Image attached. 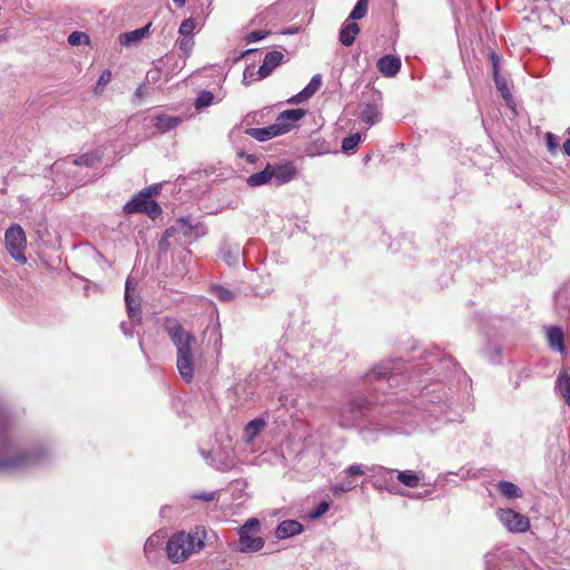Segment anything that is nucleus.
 Wrapping results in <instances>:
<instances>
[{
  "label": "nucleus",
  "instance_id": "1",
  "mask_svg": "<svg viewBox=\"0 0 570 570\" xmlns=\"http://www.w3.org/2000/svg\"><path fill=\"white\" fill-rule=\"evenodd\" d=\"M305 115L303 109H288L282 111L276 121L264 128H248L245 134L258 141H266L274 137L284 135L294 128V124Z\"/></svg>",
  "mask_w": 570,
  "mask_h": 570
},
{
  "label": "nucleus",
  "instance_id": "2",
  "mask_svg": "<svg viewBox=\"0 0 570 570\" xmlns=\"http://www.w3.org/2000/svg\"><path fill=\"white\" fill-rule=\"evenodd\" d=\"M203 548L204 541L198 532L187 533L179 531L173 534L167 541L166 552L171 562L178 563L186 560L191 553L200 551Z\"/></svg>",
  "mask_w": 570,
  "mask_h": 570
},
{
  "label": "nucleus",
  "instance_id": "3",
  "mask_svg": "<svg viewBox=\"0 0 570 570\" xmlns=\"http://www.w3.org/2000/svg\"><path fill=\"white\" fill-rule=\"evenodd\" d=\"M401 372L402 367L399 361H384L366 374V382L376 384L373 386L374 391L385 393V385L393 389L405 383V377Z\"/></svg>",
  "mask_w": 570,
  "mask_h": 570
},
{
  "label": "nucleus",
  "instance_id": "4",
  "mask_svg": "<svg viewBox=\"0 0 570 570\" xmlns=\"http://www.w3.org/2000/svg\"><path fill=\"white\" fill-rule=\"evenodd\" d=\"M371 403L364 397H354L345 404L338 415V424L342 428H358L366 417Z\"/></svg>",
  "mask_w": 570,
  "mask_h": 570
},
{
  "label": "nucleus",
  "instance_id": "5",
  "mask_svg": "<svg viewBox=\"0 0 570 570\" xmlns=\"http://www.w3.org/2000/svg\"><path fill=\"white\" fill-rule=\"evenodd\" d=\"M261 523L258 519L250 518L248 519L238 530V547L237 550L244 553H250L259 551L264 544L265 540L262 537L254 535L259 531Z\"/></svg>",
  "mask_w": 570,
  "mask_h": 570
},
{
  "label": "nucleus",
  "instance_id": "6",
  "mask_svg": "<svg viewBox=\"0 0 570 570\" xmlns=\"http://www.w3.org/2000/svg\"><path fill=\"white\" fill-rule=\"evenodd\" d=\"M208 232L206 225L200 220L193 219L190 216L180 217L175 225L166 229V237H173L175 234H183L185 237L199 238Z\"/></svg>",
  "mask_w": 570,
  "mask_h": 570
},
{
  "label": "nucleus",
  "instance_id": "7",
  "mask_svg": "<svg viewBox=\"0 0 570 570\" xmlns=\"http://www.w3.org/2000/svg\"><path fill=\"white\" fill-rule=\"evenodd\" d=\"M4 240L11 257L20 263H26L27 258L23 250L27 239L23 229L19 225H12L6 230Z\"/></svg>",
  "mask_w": 570,
  "mask_h": 570
},
{
  "label": "nucleus",
  "instance_id": "8",
  "mask_svg": "<svg viewBox=\"0 0 570 570\" xmlns=\"http://www.w3.org/2000/svg\"><path fill=\"white\" fill-rule=\"evenodd\" d=\"M497 515L510 532H525L530 528L529 518L512 509H498Z\"/></svg>",
  "mask_w": 570,
  "mask_h": 570
},
{
  "label": "nucleus",
  "instance_id": "9",
  "mask_svg": "<svg viewBox=\"0 0 570 570\" xmlns=\"http://www.w3.org/2000/svg\"><path fill=\"white\" fill-rule=\"evenodd\" d=\"M125 303H126V309H127V314H128L130 322H121L120 328L125 335L132 336L134 327H135V325L140 324L141 316H140L139 304H136L135 299L130 295L129 279H127V282H126Z\"/></svg>",
  "mask_w": 570,
  "mask_h": 570
},
{
  "label": "nucleus",
  "instance_id": "10",
  "mask_svg": "<svg viewBox=\"0 0 570 570\" xmlns=\"http://www.w3.org/2000/svg\"><path fill=\"white\" fill-rule=\"evenodd\" d=\"M195 342H187L177 348V368L179 374L186 382H190L194 377V362L191 344Z\"/></svg>",
  "mask_w": 570,
  "mask_h": 570
},
{
  "label": "nucleus",
  "instance_id": "11",
  "mask_svg": "<svg viewBox=\"0 0 570 570\" xmlns=\"http://www.w3.org/2000/svg\"><path fill=\"white\" fill-rule=\"evenodd\" d=\"M164 330L169 336L171 343L175 345L176 350L187 342H196L195 336L186 331L184 326L176 320L167 318L165 321Z\"/></svg>",
  "mask_w": 570,
  "mask_h": 570
},
{
  "label": "nucleus",
  "instance_id": "12",
  "mask_svg": "<svg viewBox=\"0 0 570 570\" xmlns=\"http://www.w3.org/2000/svg\"><path fill=\"white\" fill-rule=\"evenodd\" d=\"M38 462V456L31 453L17 452L7 458H0L1 470H19Z\"/></svg>",
  "mask_w": 570,
  "mask_h": 570
},
{
  "label": "nucleus",
  "instance_id": "13",
  "mask_svg": "<svg viewBox=\"0 0 570 570\" xmlns=\"http://www.w3.org/2000/svg\"><path fill=\"white\" fill-rule=\"evenodd\" d=\"M273 183L276 186L284 185L296 176V167L292 161H281L275 165L269 164Z\"/></svg>",
  "mask_w": 570,
  "mask_h": 570
},
{
  "label": "nucleus",
  "instance_id": "14",
  "mask_svg": "<svg viewBox=\"0 0 570 570\" xmlns=\"http://www.w3.org/2000/svg\"><path fill=\"white\" fill-rule=\"evenodd\" d=\"M382 106V96L380 92H372V99L364 104L363 110L361 114V119L363 122L372 126L376 124L381 118L380 108Z\"/></svg>",
  "mask_w": 570,
  "mask_h": 570
},
{
  "label": "nucleus",
  "instance_id": "15",
  "mask_svg": "<svg viewBox=\"0 0 570 570\" xmlns=\"http://www.w3.org/2000/svg\"><path fill=\"white\" fill-rule=\"evenodd\" d=\"M284 60L281 51L273 50L265 55L262 66L258 68V79L268 77Z\"/></svg>",
  "mask_w": 570,
  "mask_h": 570
},
{
  "label": "nucleus",
  "instance_id": "16",
  "mask_svg": "<svg viewBox=\"0 0 570 570\" xmlns=\"http://www.w3.org/2000/svg\"><path fill=\"white\" fill-rule=\"evenodd\" d=\"M401 59L393 55H385L380 58L376 62L379 71L384 77H394L401 69Z\"/></svg>",
  "mask_w": 570,
  "mask_h": 570
},
{
  "label": "nucleus",
  "instance_id": "17",
  "mask_svg": "<svg viewBox=\"0 0 570 570\" xmlns=\"http://www.w3.org/2000/svg\"><path fill=\"white\" fill-rule=\"evenodd\" d=\"M321 86H322V76L320 73L314 75L312 77V79L309 80V82L307 83V86L303 90H301L297 95L289 98L288 102L293 104V105H297V104H301L302 101L309 99L312 96H314L316 94V91L321 88Z\"/></svg>",
  "mask_w": 570,
  "mask_h": 570
},
{
  "label": "nucleus",
  "instance_id": "18",
  "mask_svg": "<svg viewBox=\"0 0 570 570\" xmlns=\"http://www.w3.org/2000/svg\"><path fill=\"white\" fill-rule=\"evenodd\" d=\"M151 27V22L146 26L135 29L129 32H124L119 35V42L121 46L130 47L139 43L148 33Z\"/></svg>",
  "mask_w": 570,
  "mask_h": 570
},
{
  "label": "nucleus",
  "instance_id": "19",
  "mask_svg": "<svg viewBox=\"0 0 570 570\" xmlns=\"http://www.w3.org/2000/svg\"><path fill=\"white\" fill-rule=\"evenodd\" d=\"M303 525L296 520H284L276 528L275 535L277 539H286L303 532Z\"/></svg>",
  "mask_w": 570,
  "mask_h": 570
},
{
  "label": "nucleus",
  "instance_id": "20",
  "mask_svg": "<svg viewBox=\"0 0 570 570\" xmlns=\"http://www.w3.org/2000/svg\"><path fill=\"white\" fill-rule=\"evenodd\" d=\"M360 27L355 21H346L340 31V41L343 46L350 47L355 41Z\"/></svg>",
  "mask_w": 570,
  "mask_h": 570
},
{
  "label": "nucleus",
  "instance_id": "21",
  "mask_svg": "<svg viewBox=\"0 0 570 570\" xmlns=\"http://www.w3.org/2000/svg\"><path fill=\"white\" fill-rule=\"evenodd\" d=\"M181 118L169 116L165 114H160L154 118V126L160 132H167L175 129L178 125H180Z\"/></svg>",
  "mask_w": 570,
  "mask_h": 570
},
{
  "label": "nucleus",
  "instance_id": "22",
  "mask_svg": "<svg viewBox=\"0 0 570 570\" xmlns=\"http://www.w3.org/2000/svg\"><path fill=\"white\" fill-rule=\"evenodd\" d=\"M547 340L550 348L553 351L563 353L564 352V343H563V332L558 326H550L547 330Z\"/></svg>",
  "mask_w": 570,
  "mask_h": 570
},
{
  "label": "nucleus",
  "instance_id": "23",
  "mask_svg": "<svg viewBox=\"0 0 570 570\" xmlns=\"http://www.w3.org/2000/svg\"><path fill=\"white\" fill-rule=\"evenodd\" d=\"M220 256L226 264L229 266L236 265L239 263L240 258V248L238 245H232L229 243H224L220 246Z\"/></svg>",
  "mask_w": 570,
  "mask_h": 570
},
{
  "label": "nucleus",
  "instance_id": "24",
  "mask_svg": "<svg viewBox=\"0 0 570 570\" xmlns=\"http://www.w3.org/2000/svg\"><path fill=\"white\" fill-rule=\"evenodd\" d=\"M148 198V194H144L140 191L138 195L134 196L125 206L124 212L126 214H135V213H142L144 214V207H146V202Z\"/></svg>",
  "mask_w": 570,
  "mask_h": 570
},
{
  "label": "nucleus",
  "instance_id": "25",
  "mask_svg": "<svg viewBox=\"0 0 570 570\" xmlns=\"http://www.w3.org/2000/svg\"><path fill=\"white\" fill-rule=\"evenodd\" d=\"M271 181H273V177L271 174L269 164H267L262 171L255 173L246 179L247 185L250 187H258Z\"/></svg>",
  "mask_w": 570,
  "mask_h": 570
},
{
  "label": "nucleus",
  "instance_id": "26",
  "mask_svg": "<svg viewBox=\"0 0 570 570\" xmlns=\"http://www.w3.org/2000/svg\"><path fill=\"white\" fill-rule=\"evenodd\" d=\"M557 390L566 403L570 406V375L561 371L557 379Z\"/></svg>",
  "mask_w": 570,
  "mask_h": 570
},
{
  "label": "nucleus",
  "instance_id": "27",
  "mask_svg": "<svg viewBox=\"0 0 570 570\" xmlns=\"http://www.w3.org/2000/svg\"><path fill=\"white\" fill-rule=\"evenodd\" d=\"M497 488L500 493L508 499H518L522 497L521 489L510 481H500Z\"/></svg>",
  "mask_w": 570,
  "mask_h": 570
},
{
  "label": "nucleus",
  "instance_id": "28",
  "mask_svg": "<svg viewBox=\"0 0 570 570\" xmlns=\"http://www.w3.org/2000/svg\"><path fill=\"white\" fill-rule=\"evenodd\" d=\"M396 478L402 484L409 488H416L420 484V478L411 470L397 472Z\"/></svg>",
  "mask_w": 570,
  "mask_h": 570
},
{
  "label": "nucleus",
  "instance_id": "29",
  "mask_svg": "<svg viewBox=\"0 0 570 570\" xmlns=\"http://www.w3.org/2000/svg\"><path fill=\"white\" fill-rule=\"evenodd\" d=\"M493 80L498 91L505 101L512 100V95L508 86L507 79L501 75L493 76Z\"/></svg>",
  "mask_w": 570,
  "mask_h": 570
},
{
  "label": "nucleus",
  "instance_id": "30",
  "mask_svg": "<svg viewBox=\"0 0 570 570\" xmlns=\"http://www.w3.org/2000/svg\"><path fill=\"white\" fill-rule=\"evenodd\" d=\"M210 292L213 295H215V297H217L222 302H230L235 298V293L222 285L212 286Z\"/></svg>",
  "mask_w": 570,
  "mask_h": 570
},
{
  "label": "nucleus",
  "instance_id": "31",
  "mask_svg": "<svg viewBox=\"0 0 570 570\" xmlns=\"http://www.w3.org/2000/svg\"><path fill=\"white\" fill-rule=\"evenodd\" d=\"M100 160V157L94 153L83 154L73 159V164L77 166L95 167Z\"/></svg>",
  "mask_w": 570,
  "mask_h": 570
},
{
  "label": "nucleus",
  "instance_id": "32",
  "mask_svg": "<svg viewBox=\"0 0 570 570\" xmlns=\"http://www.w3.org/2000/svg\"><path fill=\"white\" fill-rule=\"evenodd\" d=\"M361 141V134H353L345 137L342 141V150L346 154L354 153L355 148Z\"/></svg>",
  "mask_w": 570,
  "mask_h": 570
},
{
  "label": "nucleus",
  "instance_id": "33",
  "mask_svg": "<svg viewBox=\"0 0 570 570\" xmlns=\"http://www.w3.org/2000/svg\"><path fill=\"white\" fill-rule=\"evenodd\" d=\"M367 2L368 0H357L355 7L350 13L348 19L355 21L364 18L367 12Z\"/></svg>",
  "mask_w": 570,
  "mask_h": 570
},
{
  "label": "nucleus",
  "instance_id": "34",
  "mask_svg": "<svg viewBox=\"0 0 570 570\" xmlns=\"http://www.w3.org/2000/svg\"><path fill=\"white\" fill-rule=\"evenodd\" d=\"M213 101H214L213 92L203 90L202 92L198 94L194 106L196 109H203V108L210 106L213 104Z\"/></svg>",
  "mask_w": 570,
  "mask_h": 570
},
{
  "label": "nucleus",
  "instance_id": "35",
  "mask_svg": "<svg viewBox=\"0 0 570 570\" xmlns=\"http://www.w3.org/2000/svg\"><path fill=\"white\" fill-rule=\"evenodd\" d=\"M146 207H144V214L149 216L151 219H156L161 214V207L155 200L147 198Z\"/></svg>",
  "mask_w": 570,
  "mask_h": 570
},
{
  "label": "nucleus",
  "instance_id": "36",
  "mask_svg": "<svg viewBox=\"0 0 570 570\" xmlns=\"http://www.w3.org/2000/svg\"><path fill=\"white\" fill-rule=\"evenodd\" d=\"M196 28V21L194 18H187L183 20L179 27V35L181 37H191L194 29Z\"/></svg>",
  "mask_w": 570,
  "mask_h": 570
},
{
  "label": "nucleus",
  "instance_id": "37",
  "mask_svg": "<svg viewBox=\"0 0 570 570\" xmlns=\"http://www.w3.org/2000/svg\"><path fill=\"white\" fill-rule=\"evenodd\" d=\"M355 487L356 484L353 481L346 480L335 483L332 488V491L335 495H340L342 493L353 490Z\"/></svg>",
  "mask_w": 570,
  "mask_h": 570
},
{
  "label": "nucleus",
  "instance_id": "38",
  "mask_svg": "<svg viewBox=\"0 0 570 570\" xmlns=\"http://www.w3.org/2000/svg\"><path fill=\"white\" fill-rule=\"evenodd\" d=\"M264 425L265 421L263 419H255L246 425V433L249 436H255L261 432Z\"/></svg>",
  "mask_w": 570,
  "mask_h": 570
},
{
  "label": "nucleus",
  "instance_id": "39",
  "mask_svg": "<svg viewBox=\"0 0 570 570\" xmlns=\"http://www.w3.org/2000/svg\"><path fill=\"white\" fill-rule=\"evenodd\" d=\"M89 43V37L80 31H73L68 36V43L71 46H79L80 43Z\"/></svg>",
  "mask_w": 570,
  "mask_h": 570
},
{
  "label": "nucleus",
  "instance_id": "40",
  "mask_svg": "<svg viewBox=\"0 0 570 570\" xmlns=\"http://www.w3.org/2000/svg\"><path fill=\"white\" fill-rule=\"evenodd\" d=\"M269 33L271 31L266 30H254L245 36V40L247 43L256 42L265 39Z\"/></svg>",
  "mask_w": 570,
  "mask_h": 570
},
{
  "label": "nucleus",
  "instance_id": "41",
  "mask_svg": "<svg viewBox=\"0 0 570 570\" xmlns=\"http://www.w3.org/2000/svg\"><path fill=\"white\" fill-rule=\"evenodd\" d=\"M111 76H112V75H111V71H110L109 69H105V70L101 72V75H100V77H99V79H98V81H97V85H96V89H95V90H96L97 92H98L99 90H102V89H104V87L110 82V80H111Z\"/></svg>",
  "mask_w": 570,
  "mask_h": 570
},
{
  "label": "nucleus",
  "instance_id": "42",
  "mask_svg": "<svg viewBox=\"0 0 570 570\" xmlns=\"http://www.w3.org/2000/svg\"><path fill=\"white\" fill-rule=\"evenodd\" d=\"M489 60L492 65V73L493 76L500 75V57L494 51L489 53Z\"/></svg>",
  "mask_w": 570,
  "mask_h": 570
},
{
  "label": "nucleus",
  "instance_id": "43",
  "mask_svg": "<svg viewBox=\"0 0 570 570\" xmlns=\"http://www.w3.org/2000/svg\"><path fill=\"white\" fill-rule=\"evenodd\" d=\"M193 499L210 502L217 499V492H199L191 495Z\"/></svg>",
  "mask_w": 570,
  "mask_h": 570
},
{
  "label": "nucleus",
  "instance_id": "44",
  "mask_svg": "<svg viewBox=\"0 0 570 570\" xmlns=\"http://www.w3.org/2000/svg\"><path fill=\"white\" fill-rule=\"evenodd\" d=\"M330 509V504L325 501L321 502L314 511L311 512V518L317 519L322 517Z\"/></svg>",
  "mask_w": 570,
  "mask_h": 570
},
{
  "label": "nucleus",
  "instance_id": "45",
  "mask_svg": "<svg viewBox=\"0 0 570 570\" xmlns=\"http://www.w3.org/2000/svg\"><path fill=\"white\" fill-rule=\"evenodd\" d=\"M558 146H559V142L556 138V136L551 132H548L547 134V147H548V150L552 154H556L557 149H558Z\"/></svg>",
  "mask_w": 570,
  "mask_h": 570
},
{
  "label": "nucleus",
  "instance_id": "46",
  "mask_svg": "<svg viewBox=\"0 0 570 570\" xmlns=\"http://www.w3.org/2000/svg\"><path fill=\"white\" fill-rule=\"evenodd\" d=\"M194 42L191 40V37H181L179 41V48L185 51L189 52L191 50Z\"/></svg>",
  "mask_w": 570,
  "mask_h": 570
},
{
  "label": "nucleus",
  "instance_id": "47",
  "mask_svg": "<svg viewBox=\"0 0 570 570\" xmlns=\"http://www.w3.org/2000/svg\"><path fill=\"white\" fill-rule=\"evenodd\" d=\"M159 544V538L158 537H149L145 543V552L151 551L156 549V547Z\"/></svg>",
  "mask_w": 570,
  "mask_h": 570
},
{
  "label": "nucleus",
  "instance_id": "48",
  "mask_svg": "<svg viewBox=\"0 0 570 570\" xmlns=\"http://www.w3.org/2000/svg\"><path fill=\"white\" fill-rule=\"evenodd\" d=\"M345 473L347 475H362L364 474V471L362 469V465L360 464H353V465H350L346 470H345Z\"/></svg>",
  "mask_w": 570,
  "mask_h": 570
},
{
  "label": "nucleus",
  "instance_id": "49",
  "mask_svg": "<svg viewBox=\"0 0 570 570\" xmlns=\"http://www.w3.org/2000/svg\"><path fill=\"white\" fill-rule=\"evenodd\" d=\"M160 185H150L148 187H146L145 189H142L141 191L144 194H148V198H151L153 196H156L160 193Z\"/></svg>",
  "mask_w": 570,
  "mask_h": 570
},
{
  "label": "nucleus",
  "instance_id": "50",
  "mask_svg": "<svg viewBox=\"0 0 570 570\" xmlns=\"http://www.w3.org/2000/svg\"><path fill=\"white\" fill-rule=\"evenodd\" d=\"M170 237H166V230L164 232L163 238L159 242V249L166 252L168 249L169 243L168 239Z\"/></svg>",
  "mask_w": 570,
  "mask_h": 570
},
{
  "label": "nucleus",
  "instance_id": "51",
  "mask_svg": "<svg viewBox=\"0 0 570 570\" xmlns=\"http://www.w3.org/2000/svg\"><path fill=\"white\" fill-rule=\"evenodd\" d=\"M159 77V70H153L147 72V80L156 82Z\"/></svg>",
  "mask_w": 570,
  "mask_h": 570
},
{
  "label": "nucleus",
  "instance_id": "52",
  "mask_svg": "<svg viewBox=\"0 0 570 570\" xmlns=\"http://www.w3.org/2000/svg\"><path fill=\"white\" fill-rule=\"evenodd\" d=\"M146 95V90H145V86L141 85L137 88L136 92H135V96L139 99L144 98Z\"/></svg>",
  "mask_w": 570,
  "mask_h": 570
},
{
  "label": "nucleus",
  "instance_id": "53",
  "mask_svg": "<svg viewBox=\"0 0 570 570\" xmlns=\"http://www.w3.org/2000/svg\"><path fill=\"white\" fill-rule=\"evenodd\" d=\"M562 149L564 151V154H567L568 156H570V139H567L563 145H562Z\"/></svg>",
  "mask_w": 570,
  "mask_h": 570
},
{
  "label": "nucleus",
  "instance_id": "54",
  "mask_svg": "<svg viewBox=\"0 0 570 570\" xmlns=\"http://www.w3.org/2000/svg\"><path fill=\"white\" fill-rule=\"evenodd\" d=\"M246 160L249 163V164H254L256 161V156L255 155H252V154H248L246 155Z\"/></svg>",
  "mask_w": 570,
  "mask_h": 570
},
{
  "label": "nucleus",
  "instance_id": "55",
  "mask_svg": "<svg viewBox=\"0 0 570 570\" xmlns=\"http://www.w3.org/2000/svg\"><path fill=\"white\" fill-rule=\"evenodd\" d=\"M254 51H256V49L245 50L244 52H242V55L237 59H242V58L246 57L247 55H249V53H252Z\"/></svg>",
  "mask_w": 570,
  "mask_h": 570
},
{
  "label": "nucleus",
  "instance_id": "56",
  "mask_svg": "<svg viewBox=\"0 0 570 570\" xmlns=\"http://www.w3.org/2000/svg\"><path fill=\"white\" fill-rule=\"evenodd\" d=\"M380 472H382L383 474H392L393 473V470H389V469H385L383 466H380L379 468Z\"/></svg>",
  "mask_w": 570,
  "mask_h": 570
},
{
  "label": "nucleus",
  "instance_id": "57",
  "mask_svg": "<svg viewBox=\"0 0 570 570\" xmlns=\"http://www.w3.org/2000/svg\"><path fill=\"white\" fill-rule=\"evenodd\" d=\"M175 2V4L178 7V8H181L185 6V2L186 0H173Z\"/></svg>",
  "mask_w": 570,
  "mask_h": 570
},
{
  "label": "nucleus",
  "instance_id": "58",
  "mask_svg": "<svg viewBox=\"0 0 570 570\" xmlns=\"http://www.w3.org/2000/svg\"><path fill=\"white\" fill-rule=\"evenodd\" d=\"M248 75L252 77L254 75L253 70L249 72V68H247L244 72V78L246 79Z\"/></svg>",
  "mask_w": 570,
  "mask_h": 570
},
{
  "label": "nucleus",
  "instance_id": "59",
  "mask_svg": "<svg viewBox=\"0 0 570 570\" xmlns=\"http://www.w3.org/2000/svg\"><path fill=\"white\" fill-rule=\"evenodd\" d=\"M246 155H247V154H246L245 151H239V153H238V156H239V157H245V158H246Z\"/></svg>",
  "mask_w": 570,
  "mask_h": 570
},
{
  "label": "nucleus",
  "instance_id": "60",
  "mask_svg": "<svg viewBox=\"0 0 570 570\" xmlns=\"http://www.w3.org/2000/svg\"><path fill=\"white\" fill-rule=\"evenodd\" d=\"M374 487H375V488H381V484H379V481H375V482H374Z\"/></svg>",
  "mask_w": 570,
  "mask_h": 570
}]
</instances>
